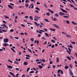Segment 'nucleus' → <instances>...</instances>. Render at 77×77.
<instances>
[{"label": "nucleus", "mask_w": 77, "mask_h": 77, "mask_svg": "<svg viewBox=\"0 0 77 77\" xmlns=\"http://www.w3.org/2000/svg\"><path fill=\"white\" fill-rule=\"evenodd\" d=\"M4 42H8L9 41V39L8 38H4Z\"/></svg>", "instance_id": "obj_1"}, {"label": "nucleus", "mask_w": 77, "mask_h": 77, "mask_svg": "<svg viewBox=\"0 0 77 77\" xmlns=\"http://www.w3.org/2000/svg\"><path fill=\"white\" fill-rule=\"evenodd\" d=\"M60 9L63 13H67V11L64 10L63 9L61 8H60Z\"/></svg>", "instance_id": "obj_2"}, {"label": "nucleus", "mask_w": 77, "mask_h": 77, "mask_svg": "<svg viewBox=\"0 0 77 77\" xmlns=\"http://www.w3.org/2000/svg\"><path fill=\"white\" fill-rule=\"evenodd\" d=\"M53 26H54L55 27H56L58 29H60V28L58 26H57V25L56 24H53Z\"/></svg>", "instance_id": "obj_3"}, {"label": "nucleus", "mask_w": 77, "mask_h": 77, "mask_svg": "<svg viewBox=\"0 0 77 77\" xmlns=\"http://www.w3.org/2000/svg\"><path fill=\"white\" fill-rule=\"evenodd\" d=\"M59 14L60 15H61V16H63V15H65V14H64V13H63L62 12H60Z\"/></svg>", "instance_id": "obj_4"}, {"label": "nucleus", "mask_w": 77, "mask_h": 77, "mask_svg": "<svg viewBox=\"0 0 77 77\" xmlns=\"http://www.w3.org/2000/svg\"><path fill=\"white\" fill-rule=\"evenodd\" d=\"M9 45V44L8 43H4L3 45V46H5V47H6V46H8Z\"/></svg>", "instance_id": "obj_5"}, {"label": "nucleus", "mask_w": 77, "mask_h": 77, "mask_svg": "<svg viewBox=\"0 0 77 77\" xmlns=\"http://www.w3.org/2000/svg\"><path fill=\"white\" fill-rule=\"evenodd\" d=\"M7 66L8 68H9V69H12L13 67L11 66L7 65Z\"/></svg>", "instance_id": "obj_6"}, {"label": "nucleus", "mask_w": 77, "mask_h": 77, "mask_svg": "<svg viewBox=\"0 0 77 77\" xmlns=\"http://www.w3.org/2000/svg\"><path fill=\"white\" fill-rule=\"evenodd\" d=\"M23 64L25 66L27 65H28V63L26 61H25L23 63Z\"/></svg>", "instance_id": "obj_7"}, {"label": "nucleus", "mask_w": 77, "mask_h": 77, "mask_svg": "<svg viewBox=\"0 0 77 77\" xmlns=\"http://www.w3.org/2000/svg\"><path fill=\"white\" fill-rule=\"evenodd\" d=\"M48 10L51 13V14H53V11L51 10H50V9H48Z\"/></svg>", "instance_id": "obj_8"}, {"label": "nucleus", "mask_w": 77, "mask_h": 77, "mask_svg": "<svg viewBox=\"0 0 77 77\" xmlns=\"http://www.w3.org/2000/svg\"><path fill=\"white\" fill-rule=\"evenodd\" d=\"M10 74H11V75H12L13 76V77H15V75H14V73L11 72H10Z\"/></svg>", "instance_id": "obj_9"}, {"label": "nucleus", "mask_w": 77, "mask_h": 77, "mask_svg": "<svg viewBox=\"0 0 77 77\" xmlns=\"http://www.w3.org/2000/svg\"><path fill=\"white\" fill-rule=\"evenodd\" d=\"M72 23L73 24H74V25H77V23H75L73 21H72Z\"/></svg>", "instance_id": "obj_10"}, {"label": "nucleus", "mask_w": 77, "mask_h": 77, "mask_svg": "<svg viewBox=\"0 0 77 77\" xmlns=\"http://www.w3.org/2000/svg\"><path fill=\"white\" fill-rule=\"evenodd\" d=\"M8 7H9V8H11V9H14V8H13V7H12V6H11L10 5H8Z\"/></svg>", "instance_id": "obj_11"}, {"label": "nucleus", "mask_w": 77, "mask_h": 77, "mask_svg": "<svg viewBox=\"0 0 77 77\" xmlns=\"http://www.w3.org/2000/svg\"><path fill=\"white\" fill-rule=\"evenodd\" d=\"M35 18H36V19H37V20H39V19H40L41 18L40 17H38L36 16H35Z\"/></svg>", "instance_id": "obj_12"}, {"label": "nucleus", "mask_w": 77, "mask_h": 77, "mask_svg": "<svg viewBox=\"0 0 77 77\" xmlns=\"http://www.w3.org/2000/svg\"><path fill=\"white\" fill-rule=\"evenodd\" d=\"M44 20L45 21H46L47 23H50V22L49 21V20H48L47 19H44Z\"/></svg>", "instance_id": "obj_13"}, {"label": "nucleus", "mask_w": 77, "mask_h": 77, "mask_svg": "<svg viewBox=\"0 0 77 77\" xmlns=\"http://www.w3.org/2000/svg\"><path fill=\"white\" fill-rule=\"evenodd\" d=\"M4 27H5V28H6V29H8V26H7V25L6 24L4 23Z\"/></svg>", "instance_id": "obj_14"}, {"label": "nucleus", "mask_w": 77, "mask_h": 77, "mask_svg": "<svg viewBox=\"0 0 77 77\" xmlns=\"http://www.w3.org/2000/svg\"><path fill=\"white\" fill-rule=\"evenodd\" d=\"M50 30H51L52 31H56V29H51V28H49Z\"/></svg>", "instance_id": "obj_15"}, {"label": "nucleus", "mask_w": 77, "mask_h": 77, "mask_svg": "<svg viewBox=\"0 0 77 77\" xmlns=\"http://www.w3.org/2000/svg\"><path fill=\"white\" fill-rule=\"evenodd\" d=\"M66 36L67 37V38H71L72 37L69 35H66Z\"/></svg>", "instance_id": "obj_16"}, {"label": "nucleus", "mask_w": 77, "mask_h": 77, "mask_svg": "<svg viewBox=\"0 0 77 77\" xmlns=\"http://www.w3.org/2000/svg\"><path fill=\"white\" fill-rule=\"evenodd\" d=\"M67 59H69V60H71V57H67Z\"/></svg>", "instance_id": "obj_17"}, {"label": "nucleus", "mask_w": 77, "mask_h": 77, "mask_svg": "<svg viewBox=\"0 0 77 77\" xmlns=\"http://www.w3.org/2000/svg\"><path fill=\"white\" fill-rule=\"evenodd\" d=\"M53 21H57V18H54V19L53 20Z\"/></svg>", "instance_id": "obj_18"}, {"label": "nucleus", "mask_w": 77, "mask_h": 77, "mask_svg": "<svg viewBox=\"0 0 77 77\" xmlns=\"http://www.w3.org/2000/svg\"><path fill=\"white\" fill-rule=\"evenodd\" d=\"M11 50H12V51L14 52V53H16V51H15V50H14V48H11Z\"/></svg>", "instance_id": "obj_19"}, {"label": "nucleus", "mask_w": 77, "mask_h": 77, "mask_svg": "<svg viewBox=\"0 0 77 77\" xmlns=\"http://www.w3.org/2000/svg\"><path fill=\"white\" fill-rule=\"evenodd\" d=\"M45 35H46V36H47V37H49V35H48V34L46 33H45Z\"/></svg>", "instance_id": "obj_20"}, {"label": "nucleus", "mask_w": 77, "mask_h": 77, "mask_svg": "<svg viewBox=\"0 0 77 77\" xmlns=\"http://www.w3.org/2000/svg\"><path fill=\"white\" fill-rule=\"evenodd\" d=\"M57 59L56 60V62H57V63H58L59 62V58L57 57Z\"/></svg>", "instance_id": "obj_21"}, {"label": "nucleus", "mask_w": 77, "mask_h": 77, "mask_svg": "<svg viewBox=\"0 0 77 77\" xmlns=\"http://www.w3.org/2000/svg\"><path fill=\"white\" fill-rule=\"evenodd\" d=\"M54 15L55 17H59V15H58V14L56 13Z\"/></svg>", "instance_id": "obj_22"}, {"label": "nucleus", "mask_w": 77, "mask_h": 77, "mask_svg": "<svg viewBox=\"0 0 77 77\" xmlns=\"http://www.w3.org/2000/svg\"><path fill=\"white\" fill-rule=\"evenodd\" d=\"M38 67L40 68V69H42L43 67L41 65H39L38 66Z\"/></svg>", "instance_id": "obj_23"}, {"label": "nucleus", "mask_w": 77, "mask_h": 77, "mask_svg": "<svg viewBox=\"0 0 77 77\" xmlns=\"http://www.w3.org/2000/svg\"><path fill=\"white\" fill-rule=\"evenodd\" d=\"M70 75H73V73L71 71H70Z\"/></svg>", "instance_id": "obj_24"}, {"label": "nucleus", "mask_w": 77, "mask_h": 77, "mask_svg": "<svg viewBox=\"0 0 77 77\" xmlns=\"http://www.w3.org/2000/svg\"><path fill=\"white\" fill-rule=\"evenodd\" d=\"M68 47H70V48H73V47L72 46V45L70 44V45H68Z\"/></svg>", "instance_id": "obj_25"}, {"label": "nucleus", "mask_w": 77, "mask_h": 77, "mask_svg": "<svg viewBox=\"0 0 77 77\" xmlns=\"http://www.w3.org/2000/svg\"><path fill=\"white\" fill-rule=\"evenodd\" d=\"M44 6L45 7V8H47V5L45 4V3H44Z\"/></svg>", "instance_id": "obj_26"}, {"label": "nucleus", "mask_w": 77, "mask_h": 77, "mask_svg": "<svg viewBox=\"0 0 77 77\" xmlns=\"http://www.w3.org/2000/svg\"><path fill=\"white\" fill-rule=\"evenodd\" d=\"M47 15H48V16H50V14L49 12H48L46 14Z\"/></svg>", "instance_id": "obj_27"}, {"label": "nucleus", "mask_w": 77, "mask_h": 77, "mask_svg": "<svg viewBox=\"0 0 77 77\" xmlns=\"http://www.w3.org/2000/svg\"><path fill=\"white\" fill-rule=\"evenodd\" d=\"M10 31L12 33V32H14V29H12L11 30H10Z\"/></svg>", "instance_id": "obj_28"}, {"label": "nucleus", "mask_w": 77, "mask_h": 77, "mask_svg": "<svg viewBox=\"0 0 77 77\" xmlns=\"http://www.w3.org/2000/svg\"><path fill=\"white\" fill-rule=\"evenodd\" d=\"M14 63H15L16 64H17V65H18V64H19V63H18V62L15 61L14 62Z\"/></svg>", "instance_id": "obj_29"}, {"label": "nucleus", "mask_w": 77, "mask_h": 77, "mask_svg": "<svg viewBox=\"0 0 77 77\" xmlns=\"http://www.w3.org/2000/svg\"><path fill=\"white\" fill-rule=\"evenodd\" d=\"M63 17L64 18H69V16H63Z\"/></svg>", "instance_id": "obj_30"}, {"label": "nucleus", "mask_w": 77, "mask_h": 77, "mask_svg": "<svg viewBox=\"0 0 77 77\" xmlns=\"http://www.w3.org/2000/svg\"><path fill=\"white\" fill-rule=\"evenodd\" d=\"M30 40L31 41H32V42H33V41H34V39H33V38H31Z\"/></svg>", "instance_id": "obj_31"}, {"label": "nucleus", "mask_w": 77, "mask_h": 77, "mask_svg": "<svg viewBox=\"0 0 77 77\" xmlns=\"http://www.w3.org/2000/svg\"><path fill=\"white\" fill-rule=\"evenodd\" d=\"M34 23L35 24V25H36V26H37L39 27V26H38V23H37L35 22Z\"/></svg>", "instance_id": "obj_32"}, {"label": "nucleus", "mask_w": 77, "mask_h": 77, "mask_svg": "<svg viewBox=\"0 0 77 77\" xmlns=\"http://www.w3.org/2000/svg\"><path fill=\"white\" fill-rule=\"evenodd\" d=\"M2 30L3 29H0V33H3V31H2Z\"/></svg>", "instance_id": "obj_33"}, {"label": "nucleus", "mask_w": 77, "mask_h": 77, "mask_svg": "<svg viewBox=\"0 0 77 77\" xmlns=\"http://www.w3.org/2000/svg\"><path fill=\"white\" fill-rule=\"evenodd\" d=\"M66 23H67V24H69L70 23L69 21L68 20H67L66 21Z\"/></svg>", "instance_id": "obj_34"}, {"label": "nucleus", "mask_w": 77, "mask_h": 77, "mask_svg": "<svg viewBox=\"0 0 77 77\" xmlns=\"http://www.w3.org/2000/svg\"><path fill=\"white\" fill-rule=\"evenodd\" d=\"M68 68H69L68 66H65V69H68Z\"/></svg>", "instance_id": "obj_35"}, {"label": "nucleus", "mask_w": 77, "mask_h": 77, "mask_svg": "<svg viewBox=\"0 0 77 77\" xmlns=\"http://www.w3.org/2000/svg\"><path fill=\"white\" fill-rule=\"evenodd\" d=\"M30 68H28L27 69V70H26V71L27 72H29V70H30Z\"/></svg>", "instance_id": "obj_36"}, {"label": "nucleus", "mask_w": 77, "mask_h": 77, "mask_svg": "<svg viewBox=\"0 0 77 77\" xmlns=\"http://www.w3.org/2000/svg\"><path fill=\"white\" fill-rule=\"evenodd\" d=\"M35 9H37V10H38V11H40V10L39 9V8L38 7H36L35 8Z\"/></svg>", "instance_id": "obj_37"}, {"label": "nucleus", "mask_w": 77, "mask_h": 77, "mask_svg": "<svg viewBox=\"0 0 77 77\" xmlns=\"http://www.w3.org/2000/svg\"><path fill=\"white\" fill-rule=\"evenodd\" d=\"M61 71V70L60 69H58L57 71L58 73H60V72Z\"/></svg>", "instance_id": "obj_38"}, {"label": "nucleus", "mask_w": 77, "mask_h": 77, "mask_svg": "<svg viewBox=\"0 0 77 77\" xmlns=\"http://www.w3.org/2000/svg\"><path fill=\"white\" fill-rule=\"evenodd\" d=\"M6 18H8V19H9V17L8 16H6V15H5Z\"/></svg>", "instance_id": "obj_39"}, {"label": "nucleus", "mask_w": 77, "mask_h": 77, "mask_svg": "<svg viewBox=\"0 0 77 77\" xmlns=\"http://www.w3.org/2000/svg\"><path fill=\"white\" fill-rule=\"evenodd\" d=\"M61 74H63V71L62 70H61V71H60Z\"/></svg>", "instance_id": "obj_40"}, {"label": "nucleus", "mask_w": 77, "mask_h": 77, "mask_svg": "<svg viewBox=\"0 0 77 77\" xmlns=\"http://www.w3.org/2000/svg\"><path fill=\"white\" fill-rule=\"evenodd\" d=\"M28 50L29 51V52H30V53H32V51L30 50V49H29V48H28Z\"/></svg>", "instance_id": "obj_41"}, {"label": "nucleus", "mask_w": 77, "mask_h": 77, "mask_svg": "<svg viewBox=\"0 0 77 77\" xmlns=\"http://www.w3.org/2000/svg\"><path fill=\"white\" fill-rule=\"evenodd\" d=\"M29 74H31V73H34V72L33 71H31L29 72Z\"/></svg>", "instance_id": "obj_42"}, {"label": "nucleus", "mask_w": 77, "mask_h": 77, "mask_svg": "<svg viewBox=\"0 0 77 77\" xmlns=\"http://www.w3.org/2000/svg\"><path fill=\"white\" fill-rule=\"evenodd\" d=\"M43 30H44V31H45V32H47V31H48L47 29H44Z\"/></svg>", "instance_id": "obj_43"}, {"label": "nucleus", "mask_w": 77, "mask_h": 77, "mask_svg": "<svg viewBox=\"0 0 77 77\" xmlns=\"http://www.w3.org/2000/svg\"><path fill=\"white\" fill-rule=\"evenodd\" d=\"M68 49L69 51H70V52H71V49H70L69 48H68Z\"/></svg>", "instance_id": "obj_44"}, {"label": "nucleus", "mask_w": 77, "mask_h": 77, "mask_svg": "<svg viewBox=\"0 0 77 77\" xmlns=\"http://www.w3.org/2000/svg\"><path fill=\"white\" fill-rule=\"evenodd\" d=\"M71 44H75V42H71Z\"/></svg>", "instance_id": "obj_45"}, {"label": "nucleus", "mask_w": 77, "mask_h": 77, "mask_svg": "<svg viewBox=\"0 0 77 77\" xmlns=\"http://www.w3.org/2000/svg\"><path fill=\"white\" fill-rule=\"evenodd\" d=\"M66 52H67V53H68L69 54H71V53H70V52H69V51H68V50H67L66 51Z\"/></svg>", "instance_id": "obj_46"}, {"label": "nucleus", "mask_w": 77, "mask_h": 77, "mask_svg": "<svg viewBox=\"0 0 77 77\" xmlns=\"http://www.w3.org/2000/svg\"><path fill=\"white\" fill-rule=\"evenodd\" d=\"M69 5L71 7H72V8H74V6H73V5H72L69 4Z\"/></svg>", "instance_id": "obj_47"}, {"label": "nucleus", "mask_w": 77, "mask_h": 77, "mask_svg": "<svg viewBox=\"0 0 77 77\" xmlns=\"http://www.w3.org/2000/svg\"><path fill=\"white\" fill-rule=\"evenodd\" d=\"M2 32H7V30H5L4 29H2Z\"/></svg>", "instance_id": "obj_48"}, {"label": "nucleus", "mask_w": 77, "mask_h": 77, "mask_svg": "<svg viewBox=\"0 0 77 77\" xmlns=\"http://www.w3.org/2000/svg\"><path fill=\"white\" fill-rule=\"evenodd\" d=\"M37 63H38V64H39V63H42V62L39 61V62H37Z\"/></svg>", "instance_id": "obj_49"}, {"label": "nucleus", "mask_w": 77, "mask_h": 77, "mask_svg": "<svg viewBox=\"0 0 77 77\" xmlns=\"http://www.w3.org/2000/svg\"><path fill=\"white\" fill-rule=\"evenodd\" d=\"M28 2H29V0H26L25 1V3H28Z\"/></svg>", "instance_id": "obj_50"}, {"label": "nucleus", "mask_w": 77, "mask_h": 77, "mask_svg": "<svg viewBox=\"0 0 77 77\" xmlns=\"http://www.w3.org/2000/svg\"><path fill=\"white\" fill-rule=\"evenodd\" d=\"M51 42H53V43H55V42H55V41H54L53 40H51Z\"/></svg>", "instance_id": "obj_51"}, {"label": "nucleus", "mask_w": 77, "mask_h": 77, "mask_svg": "<svg viewBox=\"0 0 77 77\" xmlns=\"http://www.w3.org/2000/svg\"><path fill=\"white\" fill-rule=\"evenodd\" d=\"M20 35H24V33L21 32L20 33Z\"/></svg>", "instance_id": "obj_52"}, {"label": "nucleus", "mask_w": 77, "mask_h": 77, "mask_svg": "<svg viewBox=\"0 0 77 77\" xmlns=\"http://www.w3.org/2000/svg\"><path fill=\"white\" fill-rule=\"evenodd\" d=\"M26 56H27V57H30V56L29 54H27L26 55Z\"/></svg>", "instance_id": "obj_53"}, {"label": "nucleus", "mask_w": 77, "mask_h": 77, "mask_svg": "<svg viewBox=\"0 0 77 77\" xmlns=\"http://www.w3.org/2000/svg\"><path fill=\"white\" fill-rule=\"evenodd\" d=\"M21 26H22V27H25V25H24V24H21Z\"/></svg>", "instance_id": "obj_54"}, {"label": "nucleus", "mask_w": 77, "mask_h": 77, "mask_svg": "<svg viewBox=\"0 0 77 77\" xmlns=\"http://www.w3.org/2000/svg\"><path fill=\"white\" fill-rule=\"evenodd\" d=\"M26 7H29V4H26L25 5Z\"/></svg>", "instance_id": "obj_55"}, {"label": "nucleus", "mask_w": 77, "mask_h": 77, "mask_svg": "<svg viewBox=\"0 0 77 77\" xmlns=\"http://www.w3.org/2000/svg\"><path fill=\"white\" fill-rule=\"evenodd\" d=\"M26 77V75H23L21 76V77Z\"/></svg>", "instance_id": "obj_56"}, {"label": "nucleus", "mask_w": 77, "mask_h": 77, "mask_svg": "<svg viewBox=\"0 0 77 77\" xmlns=\"http://www.w3.org/2000/svg\"><path fill=\"white\" fill-rule=\"evenodd\" d=\"M8 61H9V62H11V63H13V62H12V61H11V60H8Z\"/></svg>", "instance_id": "obj_57"}, {"label": "nucleus", "mask_w": 77, "mask_h": 77, "mask_svg": "<svg viewBox=\"0 0 77 77\" xmlns=\"http://www.w3.org/2000/svg\"><path fill=\"white\" fill-rule=\"evenodd\" d=\"M52 38L53 39H54L55 41H56V40H57V39L55 37H53Z\"/></svg>", "instance_id": "obj_58"}, {"label": "nucleus", "mask_w": 77, "mask_h": 77, "mask_svg": "<svg viewBox=\"0 0 77 77\" xmlns=\"http://www.w3.org/2000/svg\"><path fill=\"white\" fill-rule=\"evenodd\" d=\"M15 39H19V38H18V37H15Z\"/></svg>", "instance_id": "obj_59"}, {"label": "nucleus", "mask_w": 77, "mask_h": 77, "mask_svg": "<svg viewBox=\"0 0 77 77\" xmlns=\"http://www.w3.org/2000/svg\"><path fill=\"white\" fill-rule=\"evenodd\" d=\"M54 45H53L51 46V48H54Z\"/></svg>", "instance_id": "obj_60"}, {"label": "nucleus", "mask_w": 77, "mask_h": 77, "mask_svg": "<svg viewBox=\"0 0 77 77\" xmlns=\"http://www.w3.org/2000/svg\"><path fill=\"white\" fill-rule=\"evenodd\" d=\"M33 69L34 71H36V69L35 68H33Z\"/></svg>", "instance_id": "obj_61"}, {"label": "nucleus", "mask_w": 77, "mask_h": 77, "mask_svg": "<svg viewBox=\"0 0 77 77\" xmlns=\"http://www.w3.org/2000/svg\"><path fill=\"white\" fill-rule=\"evenodd\" d=\"M38 37H41V34H38Z\"/></svg>", "instance_id": "obj_62"}, {"label": "nucleus", "mask_w": 77, "mask_h": 77, "mask_svg": "<svg viewBox=\"0 0 77 77\" xmlns=\"http://www.w3.org/2000/svg\"><path fill=\"white\" fill-rule=\"evenodd\" d=\"M73 8L74 9H75V10H76V11L77 10V8H76L74 7H73Z\"/></svg>", "instance_id": "obj_63"}, {"label": "nucleus", "mask_w": 77, "mask_h": 77, "mask_svg": "<svg viewBox=\"0 0 77 77\" xmlns=\"http://www.w3.org/2000/svg\"><path fill=\"white\" fill-rule=\"evenodd\" d=\"M35 11L36 13H38V11L37 10H35Z\"/></svg>", "instance_id": "obj_64"}]
</instances>
